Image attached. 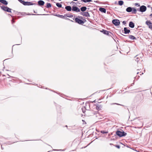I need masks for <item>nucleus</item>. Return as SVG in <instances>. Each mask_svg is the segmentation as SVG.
I'll return each mask as SVG.
<instances>
[{"mask_svg":"<svg viewBox=\"0 0 152 152\" xmlns=\"http://www.w3.org/2000/svg\"><path fill=\"white\" fill-rule=\"evenodd\" d=\"M116 134L120 137L125 136L126 134V133L124 131H117Z\"/></svg>","mask_w":152,"mask_h":152,"instance_id":"obj_1","label":"nucleus"},{"mask_svg":"<svg viewBox=\"0 0 152 152\" xmlns=\"http://www.w3.org/2000/svg\"><path fill=\"white\" fill-rule=\"evenodd\" d=\"M1 9L3 10L6 11L8 12H11V9L8 7H5L4 6H2L1 7Z\"/></svg>","mask_w":152,"mask_h":152,"instance_id":"obj_2","label":"nucleus"},{"mask_svg":"<svg viewBox=\"0 0 152 152\" xmlns=\"http://www.w3.org/2000/svg\"><path fill=\"white\" fill-rule=\"evenodd\" d=\"M112 23L115 26H118L120 23L119 20L117 19H115L113 20Z\"/></svg>","mask_w":152,"mask_h":152,"instance_id":"obj_3","label":"nucleus"},{"mask_svg":"<svg viewBox=\"0 0 152 152\" xmlns=\"http://www.w3.org/2000/svg\"><path fill=\"white\" fill-rule=\"evenodd\" d=\"M75 20L76 22L80 24H82L84 23V22L83 20L77 18H75Z\"/></svg>","mask_w":152,"mask_h":152,"instance_id":"obj_4","label":"nucleus"},{"mask_svg":"<svg viewBox=\"0 0 152 152\" xmlns=\"http://www.w3.org/2000/svg\"><path fill=\"white\" fill-rule=\"evenodd\" d=\"M146 9L147 8L146 6L144 5H142L140 7V11L142 12H143L146 10Z\"/></svg>","mask_w":152,"mask_h":152,"instance_id":"obj_5","label":"nucleus"},{"mask_svg":"<svg viewBox=\"0 0 152 152\" xmlns=\"http://www.w3.org/2000/svg\"><path fill=\"white\" fill-rule=\"evenodd\" d=\"M80 14L83 16H84L86 17H90V15L89 13L88 12H81Z\"/></svg>","mask_w":152,"mask_h":152,"instance_id":"obj_6","label":"nucleus"},{"mask_svg":"<svg viewBox=\"0 0 152 152\" xmlns=\"http://www.w3.org/2000/svg\"><path fill=\"white\" fill-rule=\"evenodd\" d=\"M72 10L77 12H80V10L77 7L73 6L72 7Z\"/></svg>","mask_w":152,"mask_h":152,"instance_id":"obj_7","label":"nucleus"},{"mask_svg":"<svg viewBox=\"0 0 152 152\" xmlns=\"http://www.w3.org/2000/svg\"><path fill=\"white\" fill-rule=\"evenodd\" d=\"M124 33L125 34H128L130 32V30L127 29V28L126 27L124 28Z\"/></svg>","mask_w":152,"mask_h":152,"instance_id":"obj_8","label":"nucleus"},{"mask_svg":"<svg viewBox=\"0 0 152 152\" xmlns=\"http://www.w3.org/2000/svg\"><path fill=\"white\" fill-rule=\"evenodd\" d=\"M129 26L131 28H133L134 27V23L130 21L129 22Z\"/></svg>","mask_w":152,"mask_h":152,"instance_id":"obj_9","label":"nucleus"},{"mask_svg":"<svg viewBox=\"0 0 152 152\" xmlns=\"http://www.w3.org/2000/svg\"><path fill=\"white\" fill-rule=\"evenodd\" d=\"M38 2V4L40 6H43L45 4L44 2L42 0H40Z\"/></svg>","mask_w":152,"mask_h":152,"instance_id":"obj_10","label":"nucleus"},{"mask_svg":"<svg viewBox=\"0 0 152 152\" xmlns=\"http://www.w3.org/2000/svg\"><path fill=\"white\" fill-rule=\"evenodd\" d=\"M99 10L101 12H104V13H105L106 12V9L104 8H100L99 9Z\"/></svg>","mask_w":152,"mask_h":152,"instance_id":"obj_11","label":"nucleus"},{"mask_svg":"<svg viewBox=\"0 0 152 152\" xmlns=\"http://www.w3.org/2000/svg\"><path fill=\"white\" fill-rule=\"evenodd\" d=\"M23 4L25 5H32L33 4H32V3H31V2H30L24 1Z\"/></svg>","mask_w":152,"mask_h":152,"instance_id":"obj_12","label":"nucleus"},{"mask_svg":"<svg viewBox=\"0 0 152 152\" xmlns=\"http://www.w3.org/2000/svg\"><path fill=\"white\" fill-rule=\"evenodd\" d=\"M0 2L5 5H7L8 4L7 2L5 0H0Z\"/></svg>","mask_w":152,"mask_h":152,"instance_id":"obj_13","label":"nucleus"},{"mask_svg":"<svg viewBox=\"0 0 152 152\" xmlns=\"http://www.w3.org/2000/svg\"><path fill=\"white\" fill-rule=\"evenodd\" d=\"M65 9L68 11H71V7L70 6H67L65 7Z\"/></svg>","mask_w":152,"mask_h":152,"instance_id":"obj_14","label":"nucleus"},{"mask_svg":"<svg viewBox=\"0 0 152 152\" xmlns=\"http://www.w3.org/2000/svg\"><path fill=\"white\" fill-rule=\"evenodd\" d=\"M126 10L128 12H130L132 11V8L131 7H128L126 8Z\"/></svg>","mask_w":152,"mask_h":152,"instance_id":"obj_15","label":"nucleus"},{"mask_svg":"<svg viewBox=\"0 0 152 152\" xmlns=\"http://www.w3.org/2000/svg\"><path fill=\"white\" fill-rule=\"evenodd\" d=\"M102 107V106L101 105H97L96 106V108L98 110H101Z\"/></svg>","mask_w":152,"mask_h":152,"instance_id":"obj_16","label":"nucleus"},{"mask_svg":"<svg viewBox=\"0 0 152 152\" xmlns=\"http://www.w3.org/2000/svg\"><path fill=\"white\" fill-rule=\"evenodd\" d=\"M87 9V8L86 7H83L80 8L82 12L85 11Z\"/></svg>","mask_w":152,"mask_h":152,"instance_id":"obj_17","label":"nucleus"},{"mask_svg":"<svg viewBox=\"0 0 152 152\" xmlns=\"http://www.w3.org/2000/svg\"><path fill=\"white\" fill-rule=\"evenodd\" d=\"M129 39L132 40H133L135 39V37L133 36L132 35H129Z\"/></svg>","mask_w":152,"mask_h":152,"instance_id":"obj_18","label":"nucleus"},{"mask_svg":"<svg viewBox=\"0 0 152 152\" xmlns=\"http://www.w3.org/2000/svg\"><path fill=\"white\" fill-rule=\"evenodd\" d=\"M92 0H81V1L84 3H87L91 2Z\"/></svg>","mask_w":152,"mask_h":152,"instance_id":"obj_19","label":"nucleus"},{"mask_svg":"<svg viewBox=\"0 0 152 152\" xmlns=\"http://www.w3.org/2000/svg\"><path fill=\"white\" fill-rule=\"evenodd\" d=\"M132 13L135 14L137 12V10L134 8H132Z\"/></svg>","mask_w":152,"mask_h":152,"instance_id":"obj_20","label":"nucleus"},{"mask_svg":"<svg viewBox=\"0 0 152 152\" xmlns=\"http://www.w3.org/2000/svg\"><path fill=\"white\" fill-rule=\"evenodd\" d=\"M118 4L120 6H121L123 5L124 4V2L122 1H119L118 2Z\"/></svg>","mask_w":152,"mask_h":152,"instance_id":"obj_21","label":"nucleus"},{"mask_svg":"<svg viewBox=\"0 0 152 152\" xmlns=\"http://www.w3.org/2000/svg\"><path fill=\"white\" fill-rule=\"evenodd\" d=\"M103 33L104 34L107 35H108L110 32L109 31L105 30H103Z\"/></svg>","mask_w":152,"mask_h":152,"instance_id":"obj_22","label":"nucleus"},{"mask_svg":"<svg viewBox=\"0 0 152 152\" xmlns=\"http://www.w3.org/2000/svg\"><path fill=\"white\" fill-rule=\"evenodd\" d=\"M146 24L148 26H149L152 23L150 21L148 20L146 21Z\"/></svg>","mask_w":152,"mask_h":152,"instance_id":"obj_23","label":"nucleus"},{"mask_svg":"<svg viewBox=\"0 0 152 152\" xmlns=\"http://www.w3.org/2000/svg\"><path fill=\"white\" fill-rule=\"evenodd\" d=\"M56 16H57L59 18H63L64 19V18H65V17L63 15H57Z\"/></svg>","mask_w":152,"mask_h":152,"instance_id":"obj_24","label":"nucleus"},{"mask_svg":"<svg viewBox=\"0 0 152 152\" xmlns=\"http://www.w3.org/2000/svg\"><path fill=\"white\" fill-rule=\"evenodd\" d=\"M51 4L50 3H47V4L46 7L47 8H49L51 7Z\"/></svg>","mask_w":152,"mask_h":152,"instance_id":"obj_25","label":"nucleus"},{"mask_svg":"<svg viewBox=\"0 0 152 152\" xmlns=\"http://www.w3.org/2000/svg\"><path fill=\"white\" fill-rule=\"evenodd\" d=\"M56 5L59 7H62L61 4L58 3H56Z\"/></svg>","mask_w":152,"mask_h":152,"instance_id":"obj_26","label":"nucleus"},{"mask_svg":"<svg viewBox=\"0 0 152 152\" xmlns=\"http://www.w3.org/2000/svg\"><path fill=\"white\" fill-rule=\"evenodd\" d=\"M65 15L66 16H67V17H69V18H71L73 17V15H68V14H66Z\"/></svg>","mask_w":152,"mask_h":152,"instance_id":"obj_27","label":"nucleus"},{"mask_svg":"<svg viewBox=\"0 0 152 152\" xmlns=\"http://www.w3.org/2000/svg\"><path fill=\"white\" fill-rule=\"evenodd\" d=\"M101 133L103 134L107 133H108L107 132H105L104 131H101Z\"/></svg>","mask_w":152,"mask_h":152,"instance_id":"obj_28","label":"nucleus"},{"mask_svg":"<svg viewBox=\"0 0 152 152\" xmlns=\"http://www.w3.org/2000/svg\"><path fill=\"white\" fill-rule=\"evenodd\" d=\"M19 1H20V2L22 4H24V2L25 1H23V0H19Z\"/></svg>","mask_w":152,"mask_h":152,"instance_id":"obj_29","label":"nucleus"},{"mask_svg":"<svg viewBox=\"0 0 152 152\" xmlns=\"http://www.w3.org/2000/svg\"><path fill=\"white\" fill-rule=\"evenodd\" d=\"M114 104H116L118 105H121V104H119L116 103H112L111 104V105Z\"/></svg>","mask_w":152,"mask_h":152,"instance_id":"obj_30","label":"nucleus"},{"mask_svg":"<svg viewBox=\"0 0 152 152\" xmlns=\"http://www.w3.org/2000/svg\"><path fill=\"white\" fill-rule=\"evenodd\" d=\"M149 28L151 29H152V24L150 25L149 26Z\"/></svg>","mask_w":152,"mask_h":152,"instance_id":"obj_31","label":"nucleus"},{"mask_svg":"<svg viewBox=\"0 0 152 152\" xmlns=\"http://www.w3.org/2000/svg\"><path fill=\"white\" fill-rule=\"evenodd\" d=\"M115 146L118 148H120V146L119 145H116Z\"/></svg>","mask_w":152,"mask_h":152,"instance_id":"obj_32","label":"nucleus"},{"mask_svg":"<svg viewBox=\"0 0 152 152\" xmlns=\"http://www.w3.org/2000/svg\"><path fill=\"white\" fill-rule=\"evenodd\" d=\"M122 23H123V24H126V22L124 21L122 22Z\"/></svg>","mask_w":152,"mask_h":152,"instance_id":"obj_33","label":"nucleus"},{"mask_svg":"<svg viewBox=\"0 0 152 152\" xmlns=\"http://www.w3.org/2000/svg\"><path fill=\"white\" fill-rule=\"evenodd\" d=\"M12 23H13L14 22V21L13 19L12 20Z\"/></svg>","mask_w":152,"mask_h":152,"instance_id":"obj_34","label":"nucleus"},{"mask_svg":"<svg viewBox=\"0 0 152 152\" xmlns=\"http://www.w3.org/2000/svg\"><path fill=\"white\" fill-rule=\"evenodd\" d=\"M95 2H96V3H98V2H99V1H94Z\"/></svg>","mask_w":152,"mask_h":152,"instance_id":"obj_35","label":"nucleus"},{"mask_svg":"<svg viewBox=\"0 0 152 152\" xmlns=\"http://www.w3.org/2000/svg\"><path fill=\"white\" fill-rule=\"evenodd\" d=\"M150 17H152V14H151L150 15Z\"/></svg>","mask_w":152,"mask_h":152,"instance_id":"obj_36","label":"nucleus"},{"mask_svg":"<svg viewBox=\"0 0 152 152\" xmlns=\"http://www.w3.org/2000/svg\"><path fill=\"white\" fill-rule=\"evenodd\" d=\"M136 61H138V58H137V59L136 60Z\"/></svg>","mask_w":152,"mask_h":152,"instance_id":"obj_37","label":"nucleus"},{"mask_svg":"<svg viewBox=\"0 0 152 152\" xmlns=\"http://www.w3.org/2000/svg\"><path fill=\"white\" fill-rule=\"evenodd\" d=\"M1 148L2 149H3V147H2V146L1 147Z\"/></svg>","mask_w":152,"mask_h":152,"instance_id":"obj_38","label":"nucleus"},{"mask_svg":"<svg viewBox=\"0 0 152 152\" xmlns=\"http://www.w3.org/2000/svg\"><path fill=\"white\" fill-rule=\"evenodd\" d=\"M139 72H137V74H138Z\"/></svg>","mask_w":152,"mask_h":152,"instance_id":"obj_39","label":"nucleus"},{"mask_svg":"<svg viewBox=\"0 0 152 152\" xmlns=\"http://www.w3.org/2000/svg\"><path fill=\"white\" fill-rule=\"evenodd\" d=\"M143 74V73H142V74Z\"/></svg>","mask_w":152,"mask_h":152,"instance_id":"obj_40","label":"nucleus"},{"mask_svg":"<svg viewBox=\"0 0 152 152\" xmlns=\"http://www.w3.org/2000/svg\"><path fill=\"white\" fill-rule=\"evenodd\" d=\"M72 3H74V2L73 1H72Z\"/></svg>","mask_w":152,"mask_h":152,"instance_id":"obj_41","label":"nucleus"},{"mask_svg":"<svg viewBox=\"0 0 152 152\" xmlns=\"http://www.w3.org/2000/svg\"><path fill=\"white\" fill-rule=\"evenodd\" d=\"M82 121H83V120H82Z\"/></svg>","mask_w":152,"mask_h":152,"instance_id":"obj_42","label":"nucleus"},{"mask_svg":"<svg viewBox=\"0 0 152 152\" xmlns=\"http://www.w3.org/2000/svg\"><path fill=\"white\" fill-rule=\"evenodd\" d=\"M151 30H152V29H151Z\"/></svg>","mask_w":152,"mask_h":152,"instance_id":"obj_43","label":"nucleus"}]
</instances>
